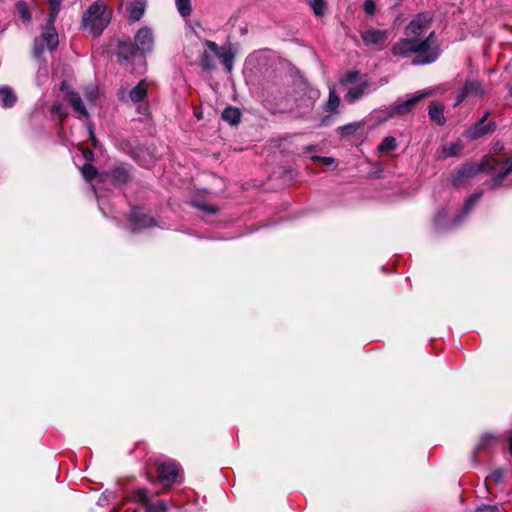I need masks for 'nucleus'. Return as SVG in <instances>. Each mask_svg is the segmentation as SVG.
I'll list each match as a JSON object with an SVG mask.
<instances>
[{
    "label": "nucleus",
    "instance_id": "nucleus-26",
    "mask_svg": "<svg viewBox=\"0 0 512 512\" xmlns=\"http://www.w3.org/2000/svg\"><path fill=\"white\" fill-rule=\"evenodd\" d=\"M496 437L491 433H484L480 436L479 442L476 446V451H482L490 447L496 442Z\"/></svg>",
    "mask_w": 512,
    "mask_h": 512
},
{
    "label": "nucleus",
    "instance_id": "nucleus-12",
    "mask_svg": "<svg viewBox=\"0 0 512 512\" xmlns=\"http://www.w3.org/2000/svg\"><path fill=\"white\" fill-rule=\"evenodd\" d=\"M363 41L367 45H382L388 38L386 30L368 29L361 34Z\"/></svg>",
    "mask_w": 512,
    "mask_h": 512
},
{
    "label": "nucleus",
    "instance_id": "nucleus-40",
    "mask_svg": "<svg viewBox=\"0 0 512 512\" xmlns=\"http://www.w3.org/2000/svg\"><path fill=\"white\" fill-rule=\"evenodd\" d=\"M376 5L373 0H365L364 2V10L367 14H373L375 11Z\"/></svg>",
    "mask_w": 512,
    "mask_h": 512
},
{
    "label": "nucleus",
    "instance_id": "nucleus-31",
    "mask_svg": "<svg viewBox=\"0 0 512 512\" xmlns=\"http://www.w3.org/2000/svg\"><path fill=\"white\" fill-rule=\"evenodd\" d=\"M175 2L181 16L187 17L191 14V0H175Z\"/></svg>",
    "mask_w": 512,
    "mask_h": 512
},
{
    "label": "nucleus",
    "instance_id": "nucleus-32",
    "mask_svg": "<svg viewBox=\"0 0 512 512\" xmlns=\"http://www.w3.org/2000/svg\"><path fill=\"white\" fill-rule=\"evenodd\" d=\"M311 8L316 16H323L325 14L326 2L325 0H311Z\"/></svg>",
    "mask_w": 512,
    "mask_h": 512
},
{
    "label": "nucleus",
    "instance_id": "nucleus-46",
    "mask_svg": "<svg viewBox=\"0 0 512 512\" xmlns=\"http://www.w3.org/2000/svg\"><path fill=\"white\" fill-rule=\"evenodd\" d=\"M90 135H91V139H92L93 145L96 146L97 145V141H96V139H95V137L93 135L92 130H90Z\"/></svg>",
    "mask_w": 512,
    "mask_h": 512
},
{
    "label": "nucleus",
    "instance_id": "nucleus-35",
    "mask_svg": "<svg viewBox=\"0 0 512 512\" xmlns=\"http://www.w3.org/2000/svg\"><path fill=\"white\" fill-rule=\"evenodd\" d=\"M194 206H195L196 208H198V209H200V210L204 211V212L209 213V214H214V213H216V211H217V208H216V207H214V206H210V205H207V204L202 203V202H196V203L194 204Z\"/></svg>",
    "mask_w": 512,
    "mask_h": 512
},
{
    "label": "nucleus",
    "instance_id": "nucleus-3",
    "mask_svg": "<svg viewBox=\"0 0 512 512\" xmlns=\"http://www.w3.org/2000/svg\"><path fill=\"white\" fill-rule=\"evenodd\" d=\"M50 5L49 18L40 36L34 39L33 56L37 60L42 58L45 50L54 51L59 44V36L54 27V22L60 11L62 0H48Z\"/></svg>",
    "mask_w": 512,
    "mask_h": 512
},
{
    "label": "nucleus",
    "instance_id": "nucleus-48",
    "mask_svg": "<svg viewBox=\"0 0 512 512\" xmlns=\"http://www.w3.org/2000/svg\"><path fill=\"white\" fill-rule=\"evenodd\" d=\"M394 5L398 4L400 0H391Z\"/></svg>",
    "mask_w": 512,
    "mask_h": 512
},
{
    "label": "nucleus",
    "instance_id": "nucleus-11",
    "mask_svg": "<svg viewBox=\"0 0 512 512\" xmlns=\"http://www.w3.org/2000/svg\"><path fill=\"white\" fill-rule=\"evenodd\" d=\"M485 95V90L482 84L475 80H467L460 91L456 105L460 104L467 97L482 98Z\"/></svg>",
    "mask_w": 512,
    "mask_h": 512
},
{
    "label": "nucleus",
    "instance_id": "nucleus-33",
    "mask_svg": "<svg viewBox=\"0 0 512 512\" xmlns=\"http://www.w3.org/2000/svg\"><path fill=\"white\" fill-rule=\"evenodd\" d=\"M360 128L359 123H350L338 128L339 134L344 137L354 134Z\"/></svg>",
    "mask_w": 512,
    "mask_h": 512
},
{
    "label": "nucleus",
    "instance_id": "nucleus-21",
    "mask_svg": "<svg viewBox=\"0 0 512 512\" xmlns=\"http://www.w3.org/2000/svg\"><path fill=\"white\" fill-rule=\"evenodd\" d=\"M216 55H214L211 49L207 48L203 51L200 56V65L205 71H213L216 68Z\"/></svg>",
    "mask_w": 512,
    "mask_h": 512
},
{
    "label": "nucleus",
    "instance_id": "nucleus-45",
    "mask_svg": "<svg viewBox=\"0 0 512 512\" xmlns=\"http://www.w3.org/2000/svg\"><path fill=\"white\" fill-rule=\"evenodd\" d=\"M91 156H92V152L90 150H85L84 151V157L86 159H89Z\"/></svg>",
    "mask_w": 512,
    "mask_h": 512
},
{
    "label": "nucleus",
    "instance_id": "nucleus-29",
    "mask_svg": "<svg viewBox=\"0 0 512 512\" xmlns=\"http://www.w3.org/2000/svg\"><path fill=\"white\" fill-rule=\"evenodd\" d=\"M145 512H165L167 510V504L163 500H159L155 503L151 502V499L148 501L147 505L144 508Z\"/></svg>",
    "mask_w": 512,
    "mask_h": 512
},
{
    "label": "nucleus",
    "instance_id": "nucleus-43",
    "mask_svg": "<svg viewBox=\"0 0 512 512\" xmlns=\"http://www.w3.org/2000/svg\"><path fill=\"white\" fill-rule=\"evenodd\" d=\"M386 110H387V107L383 110H379V111H376L375 114H376V119L379 123H382L383 121H380V118L383 117V116H386Z\"/></svg>",
    "mask_w": 512,
    "mask_h": 512
},
{
    "label": "nucleus",
    "instance_id": "nucleus-27",
    "mask_svg": "<svg viewBox=\"0 0 512 512\" xmlns=\"http://www.w3.org/2000/svg\"><path fill=\"white\" fill-rule=\"evenodd\" d=\"M16 10L18 12V15L20 17V19L24 22V23H29L31 21V13L29 11V8H28V5L26 2L24 1H19L17 4H16Z\"/></svg>",
    "mask_w": 512,
    "mask_h": 512
},
{
    "label": "nucleus",
    "instance_id": "nucleus-37",
    "mask_svg": "<svg viewBox=\"0 0 512 512\" xmlns=\"http://www.w3.org/2000/svg\"><path fill=\"white\" fill-rule=\"evenodd\" d=\"M475 512H500V510L495 505H481Z\"/></svg>",
    "mask_w": 512,
    "mask_h": 512
},
{
    "label": "nucleus",
    "instance_id": "nucleus-16",
    "mask_svg": "<svg viewBox=\"0 0 512 512\" xmlns=\"http://www.w3.org/2000/svg\"><path fill=\"white\" fill-rule=\"evenodd\" d=\"M461 150L462 145L460 142H451L436 151V158L442 160L449 157L457 156L460 154Z\"/></svg>",
    "mask_w": 512,
    "mask_h": 512
},
{
    "label": "nucleus",
    "instance_id": "nucleus-24",
    "mask_svg": "<svg viewBox=\"0 0 512 512\" xmlns=\"http://www.w3.org/2000/svg\"><path fill=\"white\" fill-rule=\"evenodd\" d=\"M241 113L239 109L228 107L222 112V119L231 125H236L240 121Z\"/></svg>",
    "mask_w": 512,
    "mask_h": 512
},
{
    "label": "nucleus",
    "instance_id": "nucleus-9",
    "mask_svg": "<svg viewBox=\"0 0 512 512\" xmlns=\"http://www.w3.org/2000/svg\"><path fill=\"white\" fill-rule=\"evenodd\" d=\"M489 115L490 112H486L478 122H476L472 127H470L466 131L465 135L469 139L475 140L488 133H491L495 129V123L486 122Z\"/></svg>",
    "mask_w": 512,
    "mask_h": 512
},
{
    "label": "nucleus",
    "instance_id": "nucleus-4",
    "mask_svg": "<svg viewBox=\"0 0 512 512\" xmlns=\"http://www.w3.org/2000/svg\"><path fill=\"white\" fill-rule=\"evenodd\" d=\"M111 19V12L103 0L92 3L82 17V27L93 37L101 35Z\"/></svg>",
    "mask_w": 512,
    "mask_h": 512
},
{
    "label": "nucleus",
    "instance_id": "nucleus-22",
    "mask_svg": "<svg viewBox=\"0 0 512 512\" xmlns=\"http://www.w3.org/2000/svg\"><path fill=\"white\" fill-rule=\"evenodd\" d=\"M136 52H138L136 46L134 43H131L129 41L127 42H121L118 47V56L121 59L124 60H130L132 59Z\"/></svg>",
    "mask_w": 512,
    "mask_h": 512
},
{
    "label": "nucleus",
    "instance_id": "nucleus-2",
    "mask_svg": "<svg viewBox=\"0 0 512 512\" xmlns=\"http://www.w3.org/2000/svg\"><path fill=\"white\" fill-rule=\"evenodd\" d=\"M480 171L493 173L492 186H498L506 175L512 172V157L505 155L485 157L478 165L467 164L459 171V177H472Z\"/></svg>",
    "mask_w": 512,
    "mask_h": 512
},
{
    "label": "nucleus",
    "instance_id": "nucleus-34",
    "mask_svg": "<svg viewBox=\"0 0 512 512\" xmlns=\"http://www.w3.org/2000/svg\"><path fill=\"white\" fill-rule=\"evenodd\" d=\"M81 174L85 180H91L97 175V171L93 165L85 164L81 168Z\"/></svg>",
    "mask_w": 512,
    "mask_h": 512
},
{
    "label": "nucleus",
    "instance_id": "nucleus-19",
    "mask_svg": "<svg viewBox=\"0 0 512 512\" xmlns=\"http://www.w3.org/2000/svg\"><path fill=\"white\" fill-rule=\"evenodd\" d=\"M429 117L432 121L442 126L445 124L446 119L443 114V106L438 102H432L429 105Z\"/></svg>",
    "mask_w": 512,
    "mask_h": 512
},
{
    "label": "nucleus",
    "instance_id": "nucleus-1",
    "mask_svg": "<svg viewBox=\"0 0 512 512\" xmlns=\"http://www.w3.org/2000/svg\"><path fill=\"white\" fill-rule=\"evenodd\" d=\"M430 22L431 17L429 14L421 13L417 15L406 28V37L393 46V54L395 56L407 57L415 53L416 57L412 60L413 65H424L434 62L439 56L435 33L430 32L426 38L422 39L423 33L430 27Z\"/></svg>",
    "mask_w": 512,
    "mask_h": 512
},
{
    "label": "nucleus",
    "instance_id": "nucleus-25",
    "mask_svg": "<svg viewBox=\"0 0 512 512\" xmlns=\"http://www.w3.org/2000/svg\"><path fill=\"white\" fill-rule=\"evenodd\" d=\"M129 178V170L125 166H117L112 171V179L115 184H123Z\"/></svg>",
    "mask_w": 512,
    "mask_h": 512
},
{
    "label": "nucleus",
    "instance_id": "nucleus-49",
    "mask_svg": "<svg viewBox=\"0 0 512 512\" xmlns=\"http://www.w3.org/2000/svg\"><path fill=\"white\" fill-rule=\"evenodd\" d=\"M508 89H509L510 96H512V85Z\"/></svg>",
    "mask_w": 512,
    "mask_h": 512
},
{
    "label": "nucleus",
    "instance_id": "nucleus-5",
    "mask_svg": "<svg viewBox=\"0 0 512 512\" xmlns=\"http://www.w3.org/2000/svg\"><path fill=\"white\" fill-rule=\"evenodd\" d=\"M158 478L148 477L151 483L161 482L165 487H170L175 482L181 481L183 471L181 466L174 460L167 459L157 463Z\"/></svg>",
    "mask_w": 512,
    "mask_h": 512
},
{
    "label": "nucleus",
    "instance_id": "nucleus-44",
    "mask_svg": "<svg viewBox=\"0 0 512 512\" xmlns=\"http://www.w3.org/2000/svg\"><path fill=\"white\" fill-rule=\"evenodd\" d=\"M61 104H53L52 106V112L59 114L61 112Z\"/></svg>",
    "mask_w": 512,
    "mask_h": 512
},
{
    "label": "nucleus",
    "instance_id": "nucleus-41",
    "mask_svg": "<svg viewBox=\"0 0 512 512\" xmlns=\"http://www.w3.org/2000/svg\"><path fill=\"white\" fill-rule=\"evenodd\" d=\"M315 159L321 161L325 166H330L335 163V159L331 157H315Z\"/></svg>",
    "mask_w": 512,
    "mask_h": 512
},
{
    "label": "nucleus",
    "instance_id": "nucleus-18",
    "mask_svg": "<svg viewBox=\"0 0 512 512\" xmlns=\"http://www.w3.org/2000/svg\"><path fill=\"white\" fill-rule=\"evenodd\" d=\"M150 498L149 491L146 488H137L131 492L128 500L133 503H138L145 508Z\"/></svg>",
    "mask_w": 512,
    "mask_h": 512
},
{
    "label": "nucleus",
    "instance_id": "nucleus-36",
    "mask_svg": "<svg viewBox=\"0 0 512 512\" xmlns=\"http://www.w3.org/2000/svg\"><path fill=\"white\" fill-rule=\"evenodd\" d=\"M447 211L445 209L438 212V214L435 217V225L439 228L443 227L442 221L446 218Z\"/></svg>",
    "mask_w": 512,
    "mask_h": 512
},
{
    "label": "nucleus",
    "instance_id": "nucleus-8",
    "mask_svg": "<svg viewBox=\"0 0 512 512\" xmlns=\"http://www.w3.org/2000/svg\"><path fill=\"white\" fill-rule=\"evenodd\" d=\"M155 37L152 29L147 26L141 27L134 36V45L142 55L152 51Z\"/></svg>",
    "mask_w": 512,
    "mask_h": 512
},
{
    "label": "nucleus",
    "instance_id": "nucleus-30",
    "mask_svg": "<svg viewBox=\"0 0 512 512\" xmlns=\"http://www.w3.org/2000/svg\"><path fill=\"white\" fill-rule=\"evenodd\" d=\"M397 147L396 139L392 136H387L383 139L381 144L378 147V150L381 152H388L395 150Z\"/></svg>",
    "mask_w": 512,
    "mask_h": 512
},
{
    "label": "nucleus",
    "instance_id": "nucleus-7",
    "mask_svg": "<svg viewBox=\"0 0 512 512\" xmlns=\"http://www.w3.org/2000/svg\"><path fill=\"white\" fill-rule=\"evenodd\" d=\"M203 44L205 47L211 49L212 53L216 55V59L222 63L228 73L233 70L235 51L231 45L220 47L211 40H205Z\"/></svg>",
    "mask_w": 512,
    "mask_h": 512
},
{
    "label": "nucleus",
    "instance_id": "nucleus-20",
    "mask_svg": "<svg viewBox=\"0 0 512 512\" xmlns=\"http://www.w3.org/2000/svg\"><path fill=\"white\" fill-rule=\"evenodd\" d=\"M480 197H481V193H475V194L471 195L467 199L465 206H464L463 210L461 211V213L453 220V223L451 226H457L462 221V219L469 213V211L473 208V206L478 202Z\"/></svg>",
    "mask_w": 512,
    "mask_h": 512
},
{
    "label": "nucleus",
    "instance_id": "nucleus-39",
    "mask_svg": "<svg viewBox=\"0 0 512 512\" xmlns=\"http://www.w3.org/2000/svg\"><path fill=\"white\" fill-rule=\"evenodd\" d=\"M358 73L357 72H349L344 79L342 80L343 84H351L357 81Z\"/></svg>",
    "mask_w": 512,
    "mask_h": 512
},
{
    "label": "nucleus",
    "instance_id": "nucleus-13",
    "mask_svg": "<svg viewBox=\"0 0 512 512\" xmlns=\"http://www.w3.org/2000/svg\"><path fill=\"white\" fill-rule=\"evenodd\" d=\"M65 100L72 106L79 118H88L89 113L83 104L80 95L74 91H69L65 95Z\"/></svg>",
    "mask_w": 512,
    "mask_h": 512
},
{
    "label": "nucleus",
    "instance_id": "nucleus-6",
    "mask_svg": "<svg viewBox=\"0 0 512 512\" xmlns=\"http://www.w3.org/2000/svg\"><path fill=\"white\" fill-rule=\"evenodd\" d=\"M432 90L418 91L405 101L398 100L391 106L387 107L386 116L380 118V121H387L397 115H406L412 108L423 98L430 96Z\"/></svg>",
    "mask_w": 512,
    "mask_h": 512
},
{
    "label": "nucleus",
    "instance_id": "nucleus-15",
    "mask_svg": "<svg viewBox=\"0 0 512 512\" xmlns=\"http://www.w3.org/2000/svg\"><path fill=\"white\" fill-rule=\"evenodd\" d=\"M145 9H146L145 0H135L134 2H132L127 7L129 21L130 22L139 21L143 17V15L145 13Z\"/></svg>",
    "mask_w": 512,
    "mask_h": 512
},
{
    "label": "nucleus",
    "instance_id": "nucleus-10",
    "mask_svg": "<svg viewBox=\"0 0 512 512\" xmlns=\"http://www.w3.org/2000/svg\"><path fill=\"white\" fill-rule=\"evenodd\" d=\"M129 227L134 232L140 228L152 227L155 221L152 217L146 215L140 208H136L129 216Z\"/></svg>",
    "mask_w": 512,
    "mask_h": 512
},
{
    "label": "nucleus",
    "instance_id": "nucleus-28",
    "mask_svg": "<svg viewBox=\"0 0 512 512\" xmlns=\"http://www.w3.org/2000/svg\"><path fill=\"white\" fill-rule=\"evenodd\" d=\"M340 105V98L334 90H330L328 100L325 104V110L335 112Z\"/></svg>",
    "mask_w": 512,
    "mask_h": 512
},
{
    "label": "nucleus",
    "instance_id": "nucleus-14",
    "mask_svg": "<svg viewBox=\"0 0 512 512\" xmlns=\"http://www.w3.org/2000/svg\"><path fill=\"white\" fill-rule=\"evenodd\" d=\"M371 86V83L368 79L363 78L359 81L356 86H353L348 89L344 99L348 103H354L359 100L364 94L365 91Z\"/></svg>",
    "mask_w": 512,
    "mask_h": 512
},
{
    "label": "nucleus",
    "instance_id": "nucleus-47",
    "mask_svg": "<svg viewBox=\"0 0 512 512\" xmlns=\"http://www.w3.org/2000/svg\"><path fill=\"white\" fill-rule=\"evenodd\" d=\"M509 446H510V453L512 455V432H511V435L509 436Z\"/></svg>",
    "mask_w": 512,
    "mask_h": 512
},
{
    "label": "nucleus",
    "instance_id": "nucleus-17",
    "mask_svg": "<svg viewBox=\"0 0 512 512\" xmlns=\"http://www.w3.org/2000/svg\"><path fill=\"white\" fill-rule=\"evenodd\" d=\"M17 97L13 90L4 86L0 88V103L4 108H11L15 105Z\"/></svg>",
    "mask_w": 512,
    "mask_h": 512
},
{
    "label": "nucleus",
    "instance_id": "nucleus-42",
    "mask_svg": "<svg viewBox=\"0 0 512 512\" xmlns=\"http://www.w3.org/2000/svg\"><path fill=\"white\" fill-rule=\"evenodd\" d=\"M489 478L494 480L495 482H500L501 479L503 478V471H501V470L494 471L493 473H491Z\"/></svg>",
    "mask_w": 512,
    "mask_h": 512
},
{
    "label": "nucleus",
    "instance_id": "nucleus-23",
    "mask_svg": "<svg viewBox=\"0 0 512 512\" xmlns=\"http://www.w3.org/2000/svg\"><path fill=\"white\" fill-rule=\"evenodd\" d=\"M147 95V85L144 80L140 81L129 93L132 102L137 103L145 99Z\"/></svg>",
    "mask_w": 512,
    "mask_h": 512
},
{
    "label": "nucleus",
    "instance_id": "nucleus-50",
    "mask_svg": "<svg viewBox=\"0 0 512 512\" xmlns=\"http://www.w3.org/2000/svg\"><path fill=\"white\" fill-rule=\"evenodd\" d=\"M65 88H66V85H65V83H63L61 89L64 90Z\"/></svg>",
    "mask_w": 512,
    "mask_h": 512
},
{
    "label": "nucleus",
    "instance_id": "nucleus-38",
    "mask_svg": "<svg viewBox=\"0 0 512 512\" xmlns=\"http://www.w3.org/2000/svg\"><path fill=\"white\" fill-rule=\"evenodd\" d=\"M85 97L91 102L94 101L98 97V89L95 87L87 89L85 92Z\"/></svg>",
    "mask_w": 512,
    "mask_h": 512
}]
</instances>
